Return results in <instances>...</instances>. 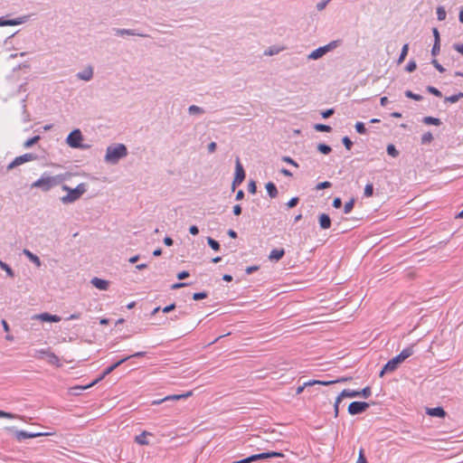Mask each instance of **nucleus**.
<instances>
[{"mask_svg": "<svg viewBox=\"0 0 463 463\" xmlns=\"http://www.w3.org/2000/svg\"><path fill=\"white\" fill-rule=\"evenodd\" d=\"M354 205V199L352 198L351 200H349L348 202H346L345 203L344 213H349L353 210Z\"/></svg>", "mask_w": 463, "mask_h": 463, "instance_id": "nucleus-43", "label": "nucleus"}, {"mask_svg": "<svg viewBox=\"0 0 463 463\" xmlns=\"http://www.w3.org/2000/svg\"><path fill=\"white\" fill-rule=\"evenodd\" d=\"M431 64L439 71V72H444L445 71V69L444 67L436 60V59H433L431 61Z\"/></svg>", "mask_w": 463, "mask_h": 463, "instance_id": "nucleus-56", "label": "nucleus"}, {"mask_svg": "<svg viewBox=\"0 0 463 463\" xmlns=\"http://www.w3.org/2000/svg\"><path fill=\"white\" fill-rule=\"evenodd\" d=\"M343 145L347 150H350L353 146V142L348 137H344L342 138Z\"/></svg>", "mask_w": 463, "mask_h": 463, "instance_id": "nucleus-50", "label": "nucleus"}, {"mask_svg": "<svg viewBox=\"0 0 463 463\" xmlns=\"http://www.w3.org/2000/svg\"><path fill=\"white\" fill-rule=\"evenodd\" d=\"M188 113L190 115H202L204 113V110L203 108L196 106V105H191L188 108Z\"/></svg>", "mask_w": 463, "mask_h": 463, "instance_id": "nucleus-28", "label": "nucleus"}, {"mask_svg": "<svg viewBox=\"0 0 463 463\" xmlns=\"http://www.w3.org/2000/svg\"><path fill=\"white\" fill-rule=\"evenodd\" d=\"M39 318L43 321H46V322H60L61 321V317L59 316H56V315H51V314H48V313H43L41 315H39Z\"/></svg>", "mask_w": 463, "mask_h": 463, "instance_id": "nucleus-23", "label": "nucleus"}, {"mask_svg": "<svg viewBox=\"0 0 463 463\" xmlns=\"http://www.w3.org/2000/svg\"><path fill=\"white\" fill-rule=\"evenodd\" d=\"M358 393H359V397L368 398L372 394L371 388L369 386H366L365 388L362 389L361 391H358Z\"/></svg>", "mask_w": 463, "mask_h": 463, "instance_id": "nucleus-44", "label": "nucleus"}, {"mask_svg": "<svg viewBox=\"0 0 463 463\" xmlns=\"http://www.w3.org/2000/svg\"><path fill=\"white\" fill-rule=\"evenodd\" d=\"M37 159V156L33 153H26L22 156L15 157L7 166V171H10L24 163L33 161Z\"/></svg>", "mask_w": 463, "mask_h": 463, "instance_id": "nucleus-7", "label": "nucleus"}, {"mask_svg": "<svg viewBox=\"0 0 463 463\" xmlns=\"http://www.w3.org/2000/svg\"><path fill=\"white\" fill-rule=\"evenodd\" d=\"M319 226L323 230L329 229L331 226V219L328 214L321 213L318 217Z\"/></svg>", "mask_w": 463, "mask_h": 463, "instance_id": "nucleus-18", "label": "nucleus"}, {"mask_svg": "<svg viewBox=\"0 0 463 463\" xmlns=\"http://www.w3.org/2000/svg\"><path fill=\"white\" fill-rule=\"evenodd\" d=\"M337 45H338L337 41H332L328 44H326L325 46H321V47L314 50L313 52H311L307 55V59L308 60H317V59L323 57L328 52L334 50L335 47H337Z\"/></svg>", "mask_w": 463, "mask_h": 463, "instance_id": "nucleus-5", "label": "nucleus"}, {"mask_svg": "<svg viewBox=\"0 0 463 463\" xmlns=\"http://www.w3.org/2000/svg\"><path fill=\"white\" fill-rule=\"evenodd\" d=\"M373 194V184H367L364 187V196L371 197Z\"/></svg>", "mask_w": 463, "mask_h": 463, "instance_id": "nucleus-48", "label": "nucleus"}, {"mask_svg": "<svg viewBox=\"0 0 463 463\" xmlns=\"http://www.w3.org/2000/svg\"><path fill=\"white\" fill-rule=\"evenodd\" d=\"M129 359V357H124L120 360H118V362H116L115 364H113L112 365L109 366L103 373L98 378L96 379L94 382H92L91 383L86 385V386H77L75 387V389H80V390H85V389H88L89 387H91L93 386L94 384H96L98 382H99L100 380L104 379L108 374H109L110 373H112L116 368H118L120 364H122L124 362L128 361Z\"/></svg>", "mask_w": 463, "mask_h": 463, "instance_id": "nucleus-6", "label": "nucleus"}, {"mask_svg": "<svg viewBox=\"0 0 463 463\" xmlns=\"http://www.w3.org/2000/svg\"><path fill=\"white\" fill-rule=\"evenodd\" d=\"M413 347H414V345H410V346L404 348L397 356L402 362H404L407 358H409L410 356H411L413 354V353H414Z\"/></svg>", "mask_w": 463, "mask_h": 463, "instance_id": "nucleus-21", "label": "nucleus"}, {"mask_svg": "<svg viewBox=\"0 0 463 463\" xmlns=\"http://www.w3.org/2000/svg\"><path fill=\"white\" fill-rule=\"evenodd\" d=\"M254 461L255 460H254L253 455H251V456L242 458L241 460L234 461L233 463H251Z\"/></svg>", "mask_w": 463, "mask_h": 463, "instance_id": "nucleus-61", "label": "nucleus"}, {"mask_svg": "<svg viewBox=\"0 0 463 463\" xmlns=\"http://www.w3.org/2000/svg\"><path fill=\"white\" fill-rule=\"evenodd\" d=\"M331 0H322L321 2L317 3V9L318 11H322L326 8V5L330 2Z\"/></svg>", "mask_w": 463, "mask_h": 463, "instance_id": "nucleus-58", "label": "nucleus"}, {"mask_svg": "<svg viewBox=\"0 0 463 463\" xmlns=\"http://www.w3.org/2000/svg\"><path fill=\"white\" fill-rule=\"evenodd\" d=\"M193 395V392L192 391H189L185 393H183V394H175V395H169V396H166L165 397L164 399L162 400H159V401H156V402H154L155 404H159L163 402H165V401H176V400H181V399H184V398H188L190 396Z\"/></svg>", "mask_w": 463, "mask_h": 463, "instance_id": "nucleus-15", "label": "nucleus"}, {"mask_svg": "<svg viewBox=\"0 0 463 463\" xmlns=\"http://www.w3.org/2000/svg\"><path fill=\"white\" fill-rule=\"evenodd\" d=\"M422 122L426 125H434V126H439L441 125V120L438 118H433L430 116L424 117L422 118Z\"/></svg>", "mask_w": 463, "mask_h": 463, "instance_id": "nucleus-27", "label": "nucleus"}, {"mask_svg": "<svg viewBox=\"0 0 463 463\" xmlns=\"http://www.w3.org/2000/svg\"><path fill=\"white\" fill-rule=\"evenodd\" d=\"M91 284L100 289V290H107L109 285V282L108 280L99 279V278H93L91 279Z\"/></svg>", "mask_w": 463, "mask_h": 463, "instance_id": "nucleus-17", "label": "nucleus"}, {"mask_svg": "<svg viewBox=\"0 0 463 463\" xmlns=\"http://www.w3.org/2000/svg\"><path fill=\"white\" fill-rule=\"evenodd\" d=\"M67 179V175H51L43 173L41 177L31 184L32 188H39L43 192H48L52 188L61 184Z\"/></svg>", "mask_w": 463, "mask_h": 463, "instance_id": "nucleus-1", "label": "nucleus"}, {"mask_svg": "<svg viewBox=\"0 0 463 463\" xmlns=\"http://www.w3.org/2000/svg\"><path fill=\"white\" fill-rule=\"evenodd\" d=\"M29 16L24 15L17 17L15 19H5L4 17H0V26H14L24 24L28 21Z\"/></svg>", "mask_w": 463, "mask_h": 463, "instance_id": "nucleus-10", "label": "nucleus"}, {"mask_svg": "<svg viewBox=\"0 0 463 463\" xmlns=\"http://www.w3.org/2000/svg\"><path fill=\"white\" fill-rule=\"evenodd\" d=\"M440 51V42L434 41L432 49H431V54L433 56H436Z\"/></svg>", "mask_w": 463, "mask_h": 463, "instance_id": "nucleus-49", "label": "nucleus"}, {"mask_svg": "<svg viewBox=\"0 0 463 463\" xmlns=\"http://www.w3.org/2000/svg\"><path fill=\"white\" fill-rule=\"evenodd\" d=\"M461 98H463V92H458V94H454L449 97H445L444 101L449 103H456Z\"/></svg>", "mask_w": 463, "mask_h": 463, "instance_id": "nucleus-29", "label": "nucleus"}, {"mask_svg": "<svg viewBox=\"0 0 463 463\" xmlns=\"http://www.w3.org/2000/svg\"><path fill=\"white\" fill-rule=\"evenodd\" d=\"M404 95L407 98L417 100V101H420L423 99V97L421 95L413 93L411 90H409L404 92Z\"/></svg>", "mask_w": 463, "mask_h": 463, "instance_id": "nucleus-37", "label": "nucleus"}, {"mask_svg": "<svg viewBox=\"0 0 463 463\" xmlns=\"http://www.w3.org/2000/svg\"><path fill=\"white\" fill-rule=\"evenodd\" d=\"M329 187H331V183L328 181H325V182H321V183L317 184L316 189L322 190V189H326V188H329Z\"/></svg>", "mask_w": 463, "mask_h": 463, "instance_id": "nucleus-54", "label": "nucleus"}, {"mask_svg": "<svg viewBox=\"0 0 463 463\" xmlns=\"http://www.w3.org/2000/svg\"><path fill=\"white\" fill-rule=\"evenodd\" d=\"M279 49L275 47V46H271V47H269L265 52H264V54L267 55V56H272V55H275V54H278L279 52Z\"/></svg>", "mask_w": 463, "mask_h": 463, "instance_id": "nucleus-46", "label": "nucleus"}, {"mask_svg": "<svg viewBox=\"0 0 463 463\" xmlns=\"http://www.w3.org/2000/svg\"><path fill=\"white\" fill-rule=\"evenodd\" d=\"M0 268L6 272L8 277H10V278L14 277V272L12 269V268L8 264L4 262L3 260H0Z\"/></svg>", "mask_w": 463, "mask_h": 463, "instance_id": "nucleus-30", "label": "nucleus"}, {"mask_svg": "<svg viewBox=\"0 0 463 463\" xmlns=\"http://www.w3.org/2000/svg\"><path fill=\"white\" fill-rule=\"evenodd\" d=\"M83 140V136L81 134V131L80 129H74L72 130L67 137L66 142L69 145V146L72 148H80V149H86L89 147L88 145L81 144V141Z\"/></svg>", "mask_w": 463, "mask_h": 463, "instance_id": "nucleus-4", "label": "nucleus"}, {"mask_svg": "<svg viewBox=\"0 0 463 463\" xmlns=\"http://www.w3.org/2000/svg\"><path fill=\"white\" fill-rule=\"evenodd\" d=\"M402 363V361L397 355L394 356L385 364L381 370L379 376L383 377L387 373L394 372Z\"/></svg>", "mask_w": 463, "mask_h": 463, "instance_id": "nucleus-8", "label": "nucleus"}, {"mask_svg": "<svg viewBox=\"0 0 463 463\" xmlns=\"http://www.w3.org/2000/svg\"><path fill=\"white\" fill-rule=\"evenodd\" d=\"M299 202V198L298 197H292L288 203H287V206L288 208H293L295 207Z\"/></svg>", "mask_w": 463, "mask_h": 463, "instance_id": "nucleus-55", "label": "nucleus"}, {"mask_svg": "<svg viewBox=\"0 0 463 463\" xmlns=\"http://www.w3.org/2000/svg\"><path fill=\"white\" fill-rule=\"evenodd\" d=\"M432 140H433V136L430 132H426L421 137V144H423V145L430 144V143H431Z\"/></svg>", "mask_w": 463, "mask_h": 463, "instance_id": "nucleus-41", "label": "nucleus"}, {"mask_svg": "<svg viewBox=\"0 0 463 463\" xmlns=\"http://www.w3.org/2000/svg\"><path fill=\"white\" fill-rule=\"evenodd\" d=\"M355 130L359 133V134H365L366 133V128L364 126V124L363 122H356L355 126Z\"/></svg>", "mask_w": 463, "mask_h": 463, "instance_id": "nucleus-47", "label": "nucleus"}, {"mask_svg": "<svg viewBox=\"0 0 463 463\" xmlns=\"http://www.w3.org/2000/svg\"><path fill=\"white\" fill-rule=\"evenodd\" d=\"M387 154L392 157H397L399 156V151L396 149L395 146L392 144H389L386 148Z\"/></svg>", "mask_w": 463, "mask_h": 463, "instance_id": "nucleus-34", "label": "nucleus"}, {"mask_svg": "<svg viewBox=\"0 0 463 463\" xmlns=\"http://www.w3.org/2000/svg\"><path fill=\"white\" fill-rule=\"evenodd\" d=\"M426 90L429 93H430V94H432V95H434L436 97H439V98L442 97V93L437 88H435V87L428 86L426 88Z\"/></svg>", "mask_w": 463, "mask_h": 463, "instance_id": "nucleus-45", "label": "nucleus"}, {"mask_svg": "<svg viewBox=\"0 0 463 463\" xmlns=\"http://www.w3.org/2000/svg\"><path fill=\"white\" fill-rule=\"evenodd\" d=\"M317 150L324 155H327L332 151V148L326 144H319L317 146Z\"/></svg>", "mask_w": 463, "mask_h": 463, "instance_id": "nucleus-39", "label": "nucleus"}, {"mask_svg": "<svg viewBox=\"0 0 463 463\" xmlns=\"http://www.w3.org/2000/svg\"><path fill=\"white\" fill-rule=\"evenodd\" d=\"M40 139H41L40 136H34V137L27 139L24 143V148H29V147L33 146V145H35Z\"/></svg>", "mask_w": 463, "mask_h": 463, "instance_id": "nucleus-32", "label": "nucleus"}, {"mask_svg": "<svg viewBox=\"0 0 463 463\" xmlns=\"http://www.w3.org/2000/svg\"><path fill=\"white\" fill-rule=\"evenodd\" d=\"M128 156V148L124 144L109 146L106 149L104 160L110 165H116L118 161Z\"/></svg>", "mask_w": 463, "mask_h": 463, "instance_id": "nucleus-3", "label": "nucleus"}, {"mask_svg": "<svg viewBox=\"0 0 463 463\" xmlns=\"http://www.w3.org/2000/svg\"><path fill=\"white\" fill-rule=\"evenodd\" d=\"M24 254L32 261L33 262L37 267H41L42 265V261L40 260V258L33 254V252H31L29 250L27 249H24Z\"/></svg>", "mask_w": 463, "mask_h": 463, "instance_id": "nucleus-22", "label": "nucleus"}, {"mask_svg": "<svg viewBox=\"0 0 463 463\" xmlns=\"http://www.w3.org/2000/svg\"><path fill=\"white\" fill-rule=\"evenodd\" d=\"M333 207L338 209L342 206V200L341 198L339 197H335L334 200H333V203H332Z\"/></svg>", "mask_w": 463, "mask_h": 463, "instance_id": "nucleus-63", "label": "nucleus"}, {"mask_svg": "<svg viewBox=\"0 0 463 463\" xmlns=\"http://www.w3.org/2000/svg\"><path fill=\"white\" fill-rule=\"evenodd\" d=\"M49 433H42V432H27L25 430H16L15 431V438L17 440L21 441L26 439H33L40 436H48Z\"/></svg>", "mask_w": 463, "mask_h": 463, "instance_id": "nucleus-11", "label": "nucleus"}, {"mask_svg": "<svg viewBox=\"0 0 463 463\" xmlns=\"http://www.w3.org/2000/svg\"><path fill=\"white\" fill-rule=\"evenodd\" d=\"M114 32L117 35H120V36H123V35H133V36L137 35V36H140V37H147L148 36L147 34L138 33L133 29L114 28Z\"/></svg>", "mask_w": 463, "mask_h": 463, "instance_id": "nucleus-13", "label": "nucleus"}, {"mask_svg": "<svg viewBox=\"0 0 463 463\" xmlns=\"http://www.w3.org/2000/svg\"><path fill=\"white\" fill-rule=\"evenodd\" d=\"M93 74H94V71H93L92 66L88 65L87 67H85V69L83 71H79L76 74V77L79 80H81L84 81H90L93 78Z\"/></svg>", "mask_w": 463, "mask_h": 463, "instance_id": "nucleus-12", "label": "nucleus"}, {"mask_svg": "<svg viewBox=\"0 0 463 463\" xmlns=\"http://www.w3.org/2000/svg\"><path fill=\"white\" fill-rule=\"evenodd\" d=\"M369 403L365 402H353L348 406V413L351 415L361 414L369 408Z\"/></svg>", "mask_w": 463, "mask_h": 463, "instance_id": "nucleus-9", "label": "nucleus"}, {"mask_svg": "<svg viewBox=\"0 0 463 463\" xmlns=\"http://www.w3.org/2000/svg\"><path fill=\"white\" fill-rule=\"evenodd\" d=\"M446 11L443 6H439L437 8V18L439 21H444L446 19Z\"/></svg>", "mask_w": 463, "mask_h": 463, "instance_id": "nucleus-42", "label": "nucleus"}, {"mask_svg": "<svg viewBox=\"0 0 463 463\" xmlns=\"http://www.w3.org/2000/svg\"><path fill=\"white\" fill-rule=\"evenodd\" d=\"M408 51H409V44L408 43H405L403 46H402V52H401V54L398 58V63L401 64L402 62H403V61L405 60L407 54H408Z\"/></svg>", "mask_w": 463, "mask_h": 463, "instance_id": "nucleus-33", "label": "nucleus"}, {"mask_svg": "<svg viewBox=\"0 0 463 463\" xmlns=\"http://www.w3.org/2000/svg\"><path fill=\"white\" fill-rule=\"evenodd\" d=\"M245 176H246V174H245L244 168L240 161V158L237 157L236 162H235V175H234V177L237 179H240L241 181L243 182L245 179Z\"/></svg>", "mask_w": 463, "mask_h": 463, "instance_id": "nucleus-16", "label": "nucleus"}, {"mask_svg": "<svg viewBox=\"0 0 463 463\" xmlns=\"http://www.w3.org/2000/svg\"><path fill=\"white\" fill-rule=\"evenodd\" d=\"M207 243L213 250L217 251L220 250V243L214 239L208 237Z\"/></svg>", "mask_w": 463, "mask_h": 463, "instance_id": "nucleus-40", "label": "nucleus"}, {"mask_svg": "<svg viewBox=\"0 0 463 463\" xmlns=\"http://www.w3.org/2000/svg\"><path fill=\"white\" fill-rule=\"evenodd\" d=\"M333 383H334V380L333 381L311 380V381L307 382V384H312V385L319 384V385H324V386H328Z\"/></svg>", "mask_w": 463, "mask_h": 463, "instance_id": "nucleus-38", "label": "nucleus"}, {"mask_svg": "<svg viewBox=\"0 0 463 463\" xmlns=\"http://www.w3.org/2000/svg\"><path fill=\"white\" fill-rule=\"evenodd\" d=\"M207 296H208V294L206 292H197V293H194L193 299L194 300H201V299L206 298Z\"/></svg>", "mask_w": 463, "mask_h": 463, "instance_id": "nucleus-53", "label": "nucleus"}, {"mask_svg": "<svg viewBox=\"0 0 463 463\" xmlns=\"http://www.w3.org/2000/svg\"><path fill=\"white\" fill-rule=\"evenodd\" d=\"M0 417H2V418H7V419H15V418H18V416H17V415L13 414V413H10V412L4 411H0Z\"/></svg>", "mask_w": 463, "mask_h": 463, "instance_id": "nucleus-57", "label": "nucleus"}, {"mask_svg": "<svg viewBox=\"0 0 463 463\" xmlns=\"http://www.w3.org/2000/svg\"><path fill=\"white\" fill-rule=\"evenodd\" d=\"M46 360L50 364L55 365L57 367L61 365L60 363V358L54 353L50 352L46 357Z\"/></svg>", "mask_w": 463, "mask_h": 463, "instance_id": "nucleus-25", "label": "nucleus"}, {"mask_svg": "<svg viewBox=\"0 0 463 463\" xmlns=\"http://www.w3.org/2000/svg\"><path fill=\"white\" fill-rule=\"evenodd\" d=\"M266 190L271 198H276L279 194L278 189L274 183L269 182L266 184Z\"/></svg>", "mask_w": 463, "mask_h": 463, "instance_id": "nucleus-24", "label": "nucleus"}, {"mask_svg": "<svg viewBox=\"0 0 463 463\" xmlns=\"http://www.w3.org/2000/svg\"><path fill=\"white\" fill-rule=\"evenodd\" d=\"M190 276L189 272L186 270H183L177 274V279L179 280H183Z\"/></svg>", "mask_w": 463, "mask_h": 463, "instance_id": "nucleus-62", "label": "nucleus"}, {"mask_svg": "<svg viewBox=\"0 0 463 463\" xmlns=\"http://www.w3.org/2000/svg\"><path fill=\"white\" fill-rule=\"evenodd\" d=\"M62 191L67 192L66 195L60 198L63 204H70L78 201L88 190V185L85 183L79 184L75 188H71L67 184H61Z\"/></svg>", "mask_w": 463, "mask_h": 463, "instance_id": "nucleus-2", "label": "nucleus"}, {"mask_svg": "<svg viewBox=\"0 0 463 463\" xmlns=\"http://www.w3.org/2000/svg\"><path fill=\"white\" fill-rule=\"evenodd\" d=\"M342 398H340V395H338L335 399V402L334 403V411H335V417L338 416L339 412V403L341 402Z\"/></svg>", "mask_w": 463, "mask_h": 463, "instance_id": "nucleus-51", "label": "nucleus"}, {"mask_svg": "<svg viewBox=\"0 0 463 463\" xmlns=\"http://www.w3.org/2000/svg\"><path fill=\"white\" fill-rule=\"evenodd\" d=\"M417 68V64L414 61H410L408 62V64L406 65L405 67V70L408 71V72H412L416 70Z\"/></svg>", "mask_w": 463, "mask_h": 463, "instance_id": "nucleus-52", "label": "nucleus"}, {"mask_svg": "<svg viewBox=\"0 0 463 463\" xmlns=\"http://www.w3.org/2000/svg\"><path fill=\"white\" fill-rule=\"evenodd\" d=\"M427 413L432 417L443 418L446 415L445 411L441 407L428 409Z\"/></svg>", "mask_w": 463, "mask_h": 463, "instance_id": "nucleus-20", "label": "nucleus"}, {"mask_svg": "<svg viewBox=\"0 0 463 463\" xmlns=\"http://www.w3.org/2000/svg\"><path fill=\"white\" fill-rule=\"evenodd\" d=\"M248 191L250 194H255L257 191L256 183L254 181H250L248 184Z\"/></svg>", "mask_w": 463, "mask_h": 463, "instance_id": "nucleus-60", "label": "nucleus"}, {"mask_svg": "<svg viewBox=\"0 0 463 463\" xmlns=\"http://www.w3.org/2000/svg\"><path fill=\"white\" fill-rule=\"evenodd\" d=\"M314 128L319 132H330L332 130V128L330 126L321 123L316 124L314 126Z\"/></svg>", "mask_w": 463, "mask_h": 463, "instance_id": "nucleus-35", "label": "nucleus"}, {"mask_svg": "<svg viewBox=\"0 0 463 463\" xmlns=\"http://www.w3.org/2000/svg\"><path fill=\"white\" fill-rule=\"evenodd\" d=\"M282 457H284L283 453L277 452V451L262 452L260 454L253 455L255 461L260 460V459L269 458H282Z\"/></svg>", "mask_w": 463, "mask_h": 463, "instance_id": "nucleus-14", "label": "nucleus"}, {"mask_svg": "<svg viewBox=\"0 0 463 463\" xmlns=\"http://www.w3.org/2000/svg\"><path fill=\"white\" fill-rule=\"evenodd\" d=\"M453 48L463 56V43H454Z\"/></svg>", "mask_w": 463, "mask_h": 463, "instance_id": "nucleus-64", "label": "nucleus"}, {"mask_svg": "<svg viewBox=\"0 0 463 463\" xmlns=\"http://www.w3.org/2000/svg\"><path fill=\"white\" fill-rule=\"evenodd\" d=\"M356 463H367V459L364 457L363 449H361L359 451V456H358V459H357Z\"/></svg>", "mask_w": 463, "mask_h": 463, "instance_id": "nucleus-59", "label": "nucleus"}, {"mask_svg": "<svg viewBox=\"0 0 463 463\" xmlns=\"http://www.w3.org/2000/svg\"><path fill=\"white\" fill-rule=\"evenodd\" d=\"M50 351L48 349L35 350L33 356L37 359H46Z\"/></svg>", "mask_w": 463, "mask_h": 463, "instance_id": "nucleus-31", "label": "nucleus"}, {"mask_svg": "<svg viewBox=\"0 0 463 463\" xmlns=\"http://www.w3.org/2000/svg\"><path fill=\"white\" fill-rule=\"evenodd\" d=\"M285 254V250L283 249H274L270 251L269 255V260H279Z\"/></svg>", "mask_w": 463, "mask_h": 463, "instance_id": "nucleus-19", "label": "nucleus"}, {"mask_svg": "<svg viewBox=\"0 0 463 463\" xmlns=\"http://www.w3.org/2000/svg\"><path fill=\"white\" fill-rule=\"evenodd\" d=\"M339 395H340V398H342V399L343 398L359 397L358 391H353V390H349V389L343 390Z\"/></svg>", "mask_w": 463, "mask_h": 463, "instance_id": "nucleus-26", "label": "nucleus"}, {"mask_svg": "<svg viewBox=\"0 0 463 463\" xmlns=\"http://www.w3.org/2000/svg\"><path fill=\"white\" fill-rule=\"evenodd\" d=\"M136 441H137V443H138L140 445H147L148 444V440L146 439V432L144 431L140 435H137L136 437Z\"/></svg>", "mask_w": 463, "mask_h": 463, "instance_id": "nucleus-36", "label": "nucleus"}]
</instances>
